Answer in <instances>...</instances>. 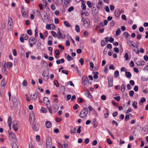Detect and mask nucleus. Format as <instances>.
<instances>
[{
	"label": "nucleus",
	"instance_id": "c03bdc74",
	"mask_svg": "<svg viewBox=\"0 0 148 148\" xmlns=\"http://www.w3.org/2000/svg\"><path fill=\"white\" fill-rule=\"evenodd\" d=\"M62 72L64 74H66V75H67L68 74L69 72L66 70H62Z\"/></svg>",
	"mask_w": 148,
	"mask_h": 148
},
{
	"label": "nucleus",
	"instance_id": "cd10ccee",
	"mask_svg": "<svg viewBox=\"0 0 148 148\" xmlns=\"http://www.w3.org/2000/svg\"><path fill=\"white\" fill-rule=\"evenodd\" d=\"M107 43L104 40H101V45L102 47L104 46Z\"/></svg>",
	"mask_w": 148,
	"mask_h": 148
},
{
	"label": "nucleus",
	"instance_id": "4be33fe9",
	"mask_svg": "<svg viewBox=\"0 0 148 148\" xmlns=\"http://www.w3.org/2000/svg\"><path fill=\"white\" fill-rule=\"evenodd\" d=\"M65 56L66 57H67V59L69 61H70V59H71L72 60L73 59V58H72L67 53H65Z\"/></svg>",
	"mask_w": 148,
	"mask_h": 148
},
{
	"label": "nucleus",
	"instance_id": "aec40b11",
	"mask_svg": "<svg viewBox=\"0 0 148 148\" xmlns=\"http://www.w3.org/2000/svg\"><path fill=\"white\" fill-rule=\"evenodd\" d=\"M75 30L77 33L79 32L80 31V27L78 25H75Z\"/></svg>",
	"mask_w": 148,
	"mask_h": 148
},
{
	"label": "nucleus",
	"instance_id": "de8ad7c7",
	"mask_svg": "<svg viewBox=\"0 0 148 148\" xmlns=\"http://www.w3.org/2000/svg\"><path fill=\"white\" fill-rule=\"evenodd\" d=\"M81 126H79L78 127V128L77 129V132L78 134H79L81 132Z\"/></svg>",
	"mask_w": 148,
	"mask_h": 148
},
{
	"label": "nucleus",
	"instance_id": "dca6fc26",
	"mask_svg": "<svg viewBox=\"0 0 148 148\" xmlns=\"http://www.w3.org/2000/svg\"><path fill=\"white\" fill-rule=\"evenodd\" d=\"M46 127L47 128H50L52 126L51 123L49 121H47L45 123Z\"/></svg>",
	"mask_w": 148,
	"mask_h": 148
},
{
	"label": "nucleus",
	"instance_id": "8fccbe9b",
	"mask_svg": "<svg viewBox=\"0 0 148 148\" xmlns=\"http://www.w3.org/2000/svg\"><path fill=\"white\" fill-rule=\"evenodd\" d=\"M74 9V7L73 6H71L69 8L68 10V11L69 12H71L73 11Z\"/></svg>",
	"mask_w": 148,
	"mask_h": 148
},
{
	"label": "nucleus",
	"instance_id": "f3484780",
	"mask_svg": "<svg viewBox=\"0 0 148 148\" xmlns=\"http://www.w3.org/2000/svg\"><path fill=\"white\" fill-rule=\"evenodd\" d=\"M120 10L117 9L115 11L114 14L116 17H119L120 16Z\"/></svg>",
	"mask_w": 148,
	"mask_h": 148
},
{
	"label": "nucleus",
	"instance_id": "69168bd1",
	"mask_svg": "<svg viewBox=\"0 0 148 148\" xmlns=\"http://www.w3.org/2000/svg\"><path fill=\"white\" fill-rule=\"evenodd\" d=\"M145 101H146V99L144 97L142 98V99L140 100V102L142 103H144L145 102Z\"/></svg>",
	"mask_w": 148,
	"mask_h": 148
},
{
	"label": "nucleus",
	"instance_id": "37998d69",
	"mask_svg": "<svg viewBox=\"0 0 148 148\" xmlns=\"http://www.w3.org/2000/svg\"><path fill=\"white\" fill-rule=\"evenodd\" d=\"M27 34L29 35H32V33L31 31V30L30 29H29L27 30Z\"/></svg>",
	"mask_w": 148,
	"mask_h": 148
},
{
	"label": "nucleus",
	"instance_id": "e2e57ef3",
	"mask_svg": "<svg viewBox=\"0 0 148 148\" xmlns=\"http://www.w3.org/2000/svg\"><path fill=\"white\" fill-rule=\"evenodd\" d=\"M125 75L127 78H130V72L126 71L125 72Z\"/></svg>",
	"mask_w": 148,
	"mask_h": 148
},
{
	"label": "nucleus",
	"instance_id": "58836bf2",
	"mask_svg": "<svg viewBox=\"0 0 148 148\" xmlns=\"http://www.w3.org/2000/svg\"><path fill=\"white\" fill-rule=\"evenodd\" d=\"M56 106H54L53 107V110L55 112H57L58 110L59 109L58 107H56L57 106V105H56Z\"/></svg>",
	"mask_w": 148,
	"mask_h": 148
},
{
	"label": "nucleus",
	"instance_id": "79ce46f5",
	"mask_svg": "<svg viewBox=\"0 0 148 148\" xmlns=\"http://www.w3.org/2000/svg\"><path fill=\"white\" fill-rule=\"evenodd\" d=\"M79 62H80L81 64L82 65L84 64V59L82 58H81L79 60Z\"/></svg>",
	"mask_w": 148,
	"mask_h": 148
},
{
	"label": "nucleus",
	"instance_id": "680f3d73",
	"mask_svg": "<svg viewBox=\"0 0 148 148\" xmlns=\"http://www.w3.org/2000/svg\"><path fill=\"white\" fill-rule=\"evenodd\" d=\"M51 8L53 10H55L56 9V7L54 4H52L51 5Z\"/></svg>",
	"mask_w": 148,
	"mask_h": 148
},
{
	"label": "nucleus",
	"instance_id": "412c9836",
	"mask_svg": "<svg viewBox=\"0 0 148 148\" xmlns=\"http://www.w3.org/2000/svg\"><path fill=\"white\" fill-rule=\"evenodd\" d=\"M85 2L84 1H82V5L81 7L82 8V9L83 10H85L86 8V6L85 4Z\"/></svg>",
	"mask_w": 148,
	"mask_h": 148
},
{
	"label": "nucleus",
	"instance_id": "603ef678",
	"mask_svg": "<svg viewBox=\"0 0 148 148\" xmlns=\"http://www.w3.org/2000/svg\"><path fill=\"white\" fill-rule=\"evenodd\" d=\"M71 98V95L69 94L67 95L66 96L67 99H66V101H68Z\"/></svg>",
	"mask_w": 148,
	"mask_h": 148
},
{
	"label": "nucleus",
	"instance_id": "e433bc0d",
	"mask_svg": "<svg viewBox=\"0 0 148 148\" xmlns=\"http://www.w3.org/2000/svg\"><path fill=\"white\" fill-rule=\"evenodd\" d=\"M87 4L88 5V7L89 8H91L92 6L91 4V2L89 1H87Z\"/></svg>",
	"mask_w": 148,
	"mask_h": 148
},
{
	"label": "nucleus",
	"instance_id": "7ed1b4c3",
	"mask_svg": "<svg viewBox=\"0 0 148 148\" xmlns=\"http://www.w3.org/2000/svg\"><path fill=\"white\" fill-rule=\"evenodd\" d=\"M108 86L109 87H111L113 85V77L111 76H109L107 77Z\"/></svg>",
	"mask_w": 148,
	"mask_h": 148
},
{
	"label": "nucleus",
	"instance_id": "b1692460",
	"mask_svg": "<svg viewBox=\"0 0 148 148\" xmlns=\"http://www.w3.org/2000/svg\"><path fill=\"white\" fill-rule=\"evenodd\" d=\"M125 85L124 84H123L121 86V91L122 92H124L125 89Z\"/></svg>",
	"mask_w": 148,
	"mask_h": 148
},
{
	"label": "nucleus",
	"instance_id": "338daca9",
	"mask_svg": "<svg viewBox=\"0 0 148 148\" xmlns=\"http://www.w3.org/2000/svg\"><path fill=\"white\" fill-rule=\"evenodd\" d=\"M109 68L110 69L114 70L115 69V67L114 65L113 64L111 65L109 67Z\"/></svg>",
	"mask_w": 148,
	"mask_h": 148
},
{
	"label": "nucleus",
	"instance_id": "13d9d810",
	"mask_svg": "<svg viewBox=\"0 0 148 148\" xmlns=\"http://www.w3.org/2000/svg\"><path fill=\"white\" fill-rule=\"evenodd\" d=\"M143 59L145 61H147L148 60V56L147 55H145L144 56Z\"/></svg>",
	"mask_w": 148,
	"mask_h": 148
},
{
	"label": "nucleus",
	"instance_id": "052dcab7",
	"mask_svg": "<svg viewBox=\"0 0 148 148\" xmlns=\"http://www.w3.org/2000/svg\"><path fill=\"white\" fill-rule=\"evenodd\" d=\"M23 86H26L27 85V81L25 80H24L23 81Z\"/></svg>",
	"mask_w": 148,
	"mask_h": 148
},
{
	"label": "nucleus",
	"instance_id": "4468645a",
	"mask_svg": "<svg viewBox=\"0 0 148 148\" xmlns=\"http://www.w3.org/2000/svg\"><path fill=\"white\" fill-rule=\"evenodd\" d=\"M145 63V62L144 61H139L137 62V65L139 66H143L144 65Z\"/></svg>",
	"mask_w": 148,
	"mask_h": 148
},
{
	"label": "nucleus",
	"instance_id": "c9c22d12",
	"mask_svg": "<svg viewBox=\"0 0 148 148\" xmlns=\"http://www.w3.org/2000/svg\"><path fill=\"white\" fill-rule=\"evenodd\" d=\"M12 148H18V146L16 143H13L11 144Z\"/></svg>",
	"mask_w": 148,
	"mask_h": 148
},
{
	"label": "nucleus",
	"instance_id": "5fc2aeb1",
	"mask_svg": "<svg viewBox=\"0 0 148 148\" xmlns=\"http://www.w3.org/2000/svg\"><path fill=\"white\" fill-rule=\"evenodd\" d=\"M39 35L40 36V37L43 39H45V37L43 36V34L41 33H40L39 34Z\"/></svg>",
	"mask_w": 148,
	"mask_h": 148
},
{
	"label": "nucleus",
	"instance_id": "774afa93",
	"mask_svg": "<svg viewBox=\"0 0 148 148\" xmlns=\"http://www.w3.org/2000/svg\"><path fill=\"white\" fill-rule=\"evenodd\" d=\"M78 106H79V105L77 104H75V105H74L73 106V109L74 110H76L77 108L78 107Z\"/></svg>",
	"mask_w": 148,
	"mask_h": 148
},
{
	"label": "nucleus",
	"instance_id": "9d476101",
	"mask_svg": "<svg viewBox=\"0 0 148 148\" xmlns=\"http://www.w3.org/2000/svg\"><path fill=\"white\" fill-rule=\"evenodd\" d=\"M12 100L14 107H16L17 106L18 102L16 97H12Z\"/></svg>",
	"mask_w": 148,
	"mask_h": 148
},
{
	"label": "nucleus",
	"instance_id": "423d86ee",
	"mask_svg": "<svg viewBox=\"0 0 148 148\" xmlns=\"http://www.w3.org/2000/svg\"><path fill=\"white\" fill-rule=\"evenodd\" d=\"M92 12L94 16L97 15L98 14V10L95 8L94 6L92 8Z\"/></svg>",
	"mask_w": 148,
	"mask_h": 148
},
{
	"label": "nucleus",
	"instance_id": "a211bd4d",
	"mask_svg": "<svg viewBox=\"0 0 148 148\" xmlns=\"http://www.w3.org/2000/svg\"><path fill=\"white\" fill-rule=\"evenodd\" d=\"M43 101L45 103H46L47 104L50 103L48 98L46 97H45L44 98Z\"/></svg>",
	"mask_w": 148,
	"mask_h": 148
},
{
	"label": "nucleus",
	"instance_id": "09e8293b",
	"mask_svg": "<svg viewBox=\"0 0 148 148\" xmlns=\"http://www.w3.org/2000/svg\"><path fill=\"white\" fill-rule=\"evenodd\" d=\"M51 33L54 37H56L57 36L56 33L54 31H51Z\"/></svg>",
	"mask_w": 148,
	"mask_h": 148
},
{
	"label": "nucleus",
	"instance_id": "f8f14e48",
	"mask_svg": "<svg viewBox=\"0 0 148 148\" xmlns=\"http://www.w3.org/2000/svg\"><path fill=\"white\" fill-rule=\"evenodd\" d=\"M30 97L34 101H36L37 97V94L36 92H35L33 94H31Z\"/></svg>",
	"mask_w": 148,
	"mask_h": 148
},
{
	"label": "nucleus",
	"instance_id": "4d7b16f0",
	"mask_svg": "<svg viewBox=\"0 0 148 148\" xmlns=\"http://www.w3.org/2000/svg\"><path fill=\"white\" fill-rule=\"evenodd\" d=\"M131 45L132 47H135V46H137L136 44L133 41L131 42Z\"/></svg>",
	"mask_w": 148,
	"mask_h": 148
},
{
	"label": "nucleus",
	"instance_id": "7c9ffc66",
	"mask_svg": "<svg viewBox=\"0 0 148 148\" xmlns=\"http://www.w3.org/2000/svg\"><path fill=\"white\" fill-rule=\"evenodd\" d=\"M35 41V42H33L34 45L36 43V42L37 41V40L35 38H34L33 39H31V38H30L29 40V42H30V41Z\"/></svg>",
	"mask_w": 148,
	"mask_h": 148
},
{
	"label": "nucleus",
	"instance_id": "a19ab883",
	"mask_svg": "<svg viewBox=\"0 0 148 148\" xmlns=\"http://www.w3.org/2000/svg\"><path fill=\"white\" fill-rule=\"evenodd\" d=\"M107 141L108 143L110 145H111L112 144V141L109 138H108L107 139Z\"/></svg>",
	"mask_w": 148,
	"mask_h": 148
},
{
	"label": "nucleus",
	"instance_id": "f704fd0d",
	"mask_svg": "<svg viewBox=\"0 0 148 148\" xmlns=\"http://www.w3.org/2000/svg\"><path fill=\"white\" fill-rule=\"evenodd\" d=\"M121 32V31L119 28L118 29L116 32V35L118 36L119 34Z\"/></svg>",
	"mask_w": 148,
	"mask_h": 148
},
{
	"label": "nucleus",
	"instance_id": "bf43d9fd",
	"mask_svg": "<svg viewBox=\"0 0 148 148\" xmlns=\"http://www.w3.org/2000/svg\"><path fill=\"white\" fill-rule=\"evenodd\" d=\"M114 41V39L112 37H110L108 41L111 43H112Z\"/></svg>",
	"mask_w": 148,
	"mask_h": 148
},
{
	"label": "nucleus",
	"instance_id": "a18cd8bd",
	"mask_svg": "<svg viewBox=\"0 0 148 148\" xmlns=\"http://www.w3.org/2000/svg\"><path fill=\"white\" fill-rule=\"evenodd\" d=\"M120 97L119 96H117L116 97H114V99L117 101H120Z\"/></svg>",
	"mask_w": 148,
	"mask_h": 148
},
{
	"label": "nucleus",
	"instance_id": "f03ea898",
	"mask_svg": "<svg viewBox=\"0 0 148 148\" xmlns=\"http://www.w3.org/2000/svg\"><path fill=\"white\" fill-rule=\"evenodd\" d=\"M8 133L9 139L10 140L14 139V142L16 141L17 139L16 137V135L13 132H10V131H8Z\"/></svg>",
	"mask_w": 148,
	"mask_h": 148
},
{
	"label": "nucleus",
	"instance_id": "bb28decb",
	"mask_svg": "<svg viewBox=\"0 0 148 148\" xmlns=\"http://www.w3.org/2000/svg\"><path fill=\"white\" fill-rule=\"evenodd\" d=\"M137 102L135 101L133 102L132 104V106L134 108H137Z\"/></svg>",
	"mask_w": 148,
	"mask_h": 148
},
{
	"label": "nucleus",
	"instance_id": "72a5a7b5",
	"mask_svg": "<svg viewBox=\"0 0 148 148\" xmlns=\"http://www.w3.org/2000/svg\"><path fill=\"white\" fill-rule=\"evenodd\" d=\"M57 3L59 5H61L63 3V0H56Z\"/></svg>",
	"mask_w": 148,
	"mask_h": 148
},
{
	"label": "nucleus",
	"instance_id": "6e6552de",
	"mask_svg": "<svg viewBox=\"0 0 148 148\" xmlns=\"http://www.w3.org/2000/svg\"><path fill=\"white\" fill-rule=\"evenodd\" d=\"M84 25L85 27L86 28H88L90 25V20L87 18V20H86L84 22Z\"/></svg>",
	"mask_w": 148,
	"mask_h": 148
},
{
	"label": "nucleus",
	"instance_id": "393cba45",
	"mask_svg": "<svg viewBox=\"0 0 148 148\" xmlns=\"http://www.w3.org/2000/svg\"><path fill=\"white\" fill-rule=\"evenodd\" d=\"M21 36L24 38L25 40H27L28 38V36L26 34H22Z\"/></svg>",
	"mask_w": 148,
	"mask_h": 148
},
{
	"label": "nucleus",
	"instance_id": "0eeeda50",
	"mask_svg": "<svg viewBox=\"0 0 148 148\" xmlns=\"http://www.w3.org/2000/svg\"><path fill=\"white\" fill-rule=\"evenodd\" d=\"M51 140L50 138L47 139L46 142L47 148H50L51 145Z\"/></svg>",
	"mask_w": 148,
	"mask_h": 148
},
{
	"label": "nucleus",
	"instance_id": "49530a36",
	"mask_svg": "<svg viewBox=\"0 0 148 148\" xmlns=\"http://www.w3.org/2000/svg\"><path fill=\"white\" fill-rule=\"evenodd\" d=\"M51 24H47L46 25V28L47 29H51Z\"/></svg>",
	"mask_w": 148,
	"mask_h": 148
},
{
	"label": "nucleus",
	"instance_id": "2eb2a0df",
	"mask_svg": "<svg viewBox=\"0 0 148 148\" xmlns=\"http://www.w3.org/2000/svg\"><path fill=\"white\" fill-rule=\"evenodd\" d=\"M133 50L137 54H138L139 53V50L138 46H135V47H132Z\"/></svg>",
	"mask_w": 148,
	"mask_h": 148
},
{
	"label": "nucleus",
	"instance_id": "864d4df0",
	"mask_svg": "<svg viewBox=\"0 0 148 148\" xmlns=\"http://www.w3.org/2000/svg\"><path fill=\"white\" fill-rule=\"evenodd\" d=\"M55 53L57 55H59L60 54V52L58 49H56L55 51Z\"/></svg>",
	"mask_w": 148,
	"mask_h": 148
},
{
	"label": "nucleus",
	"instance_id": "c756f323",
	"mask_svg": "<svg viewBox=\"0 0 148 148\" xmlns=\"http://www.w3.org/2000/svg\"><path fill=\"white\" fill-rule=\"evenodd\" d=\"M71 2V0H65L64 1V4L66 5H68L69 3Z\"/></svg>",
	"mask_w": 148,
	"mask_h": 148
},
{
	"label": "nucleus",
	"instance_id": "1a4fd4ad",
	"mask_svg": "<svg viewBox=\"0 0 148 148\" xmlns=\"http://www.w3.org/2000/svg\"><path fill=\"white\" fill-rule=\"evenodd\" d=\"M13 128L15 131H17L18 130V125L17 124V122L16 121H14L13 123Z\"/></svg>",
	"mask_w": 148,
	"mask_h": 148
},
{
	"label": "nucleus",
	"instance_id": "0e129e2a",
	"mask_svg": "<svg viewBox=\"0 0 148 148\" xmlns=\"http://www.w3.org/2000/svg\"><path fill=\"white\" fill-rule=\"evenodd\" d=\"M101 99L103 100H105L106 99V96L105 95H102L101 97Z\"/></svg>",
	"mask_w": 148,
	"mask_h": 148
},
{
	"label": "nucleus",
	"instance_id": "9b49d317",
	"mask_svg": "<svg viewBox=\"0 0 148 148\" xmlns=\"http://www.w3.org/2000/svg\"><path fill=\"white\" fill-rule=\"evenodd\" d=\"M32 128L35 131H38L39 128V125L38 124H34L32 126Z\"/></svg>",
	"mask_w": 148,
	"mask_h": 148
},
{
	"label": "nucleus",
	"instance_id": "20e7f679",
	"mask_svg": "<svg viewBox=\"0 0 148 148\" xmlns=\"http://www.w3.org/2000/svg\"><path fill=\"white\" fill-rule=\"evenodd\" d=\"M42 16H41L43 21L44 22L46 23L48 20V16H47V13L44 12L42 14Z\"/></svg>",
	"mask_w": 148,
	"mask_h": 148
},
{
	"label": "nucleus",
	"instance_id": "c85d7f7f",
	"mask_svg": "<svg viewBox=\"0 0 148 148\" xmlns=\"http://www.w3.org/2000/svg\"><path fill=\"white\" fill-rule=\"evenodd\" d=\"M64 24L65 26L67 27H69L71 26V25L66 21H64Z\"/></svg>",
	"mask_w": 148,
	"mask_h": 148
},
{
	"label": "nucleus",
	"instance_id": "473e14b6",
	"mask_svg": "<svg viewBox=\"0 0 148 148\" xmlns=\"http://www.w3.org/2000/svg\"><path fill=\"white\" fill-rule=\"evenodd\" d=\"M87 96L90 99H91L92 97L91 94L90 93L89 91L88 90V93L87 94Z\"/></svg>",
	"mask_w": 148,
	"mask_h": 148
},
{
	"label": "nucleus",
	"instance_id": "6ab92c4d",
	"mask_svg": "<svg viewBox=\"0 0 148 148\" xmlns=\"http://www.w3.org/2000/svg\"><path fill=\"white\" fill-rule=\"evenodd\" d=\"M64 62V60L63 58L61 59L60 60H58L56 61V63L59 64L60 63H63Z\"/></svg>",
	"mask_w": 148,
	"mask_h": 148
},
{
	"label": "nucleus",
	"instance_id": "6e6d98bb",
	"mask_svg": "<svg viewBox=\"0 0 148 148\" xmlns=\"http://www.w3.org/2000/svg\"><path fill=\"white\" fill-rule=\"evenodd\" d=\"M12 118L11 116H10L9 117L8 120V123H11Z\"/></svg>",
	"mask_w": 148,
	"mask_h": 148
},
{
	"label": "nucleus",
	"instance_id": "2f4dec72",
	"mask_svg": "<svg viewBox=\"0 0 148 148\" xmlns=\"http://www.w3.org/2000/svg\"><path fill=\"white\" fill-rule=\"evenodd\" d=\"M119 75V72L118 70H116L114 73V77L115 78H117Z\"/></svg>",
	"mask_w": 148,
	"mask_h": 148
},
{
	"label": "nucleus",
	"instance_id": "39448f33",
	"mask_svg": "<svg viewBox=\"0 0 148 148\" xmlns=\"http://www.w3.org/2000/svg\"><path fill=\"white\" fill-rule=\"evenodd\" d=\"M88 82V80L86 76H84L82 77V84L84 86H85L87 84V83Z\"/></svg>",
	"mask_w": 148,
	"mask_h": 148
},
{
	"label": "nucleus",
	"instance_id": "4c0bfd02",
	"mask_svg": "<svg viewBox=\"0 0 148 148\" xmlns=\"http://www.w3.org/2000/svg\"><path fill=\"white\" fill-rule=\"evenodd\" d=\"M54 84L56 86V87H58L59 86L58 81L57 80H55L54 82Z\"/></svg>",
	"mask_w": 148,
	"mask_h": 148
},
{
	"label": "nucleus",
	"instance_id": "ddd939ff",
	"mask_svg": "<svg viewBox=\"0 0 148 148\" xmlns=\"http://www.w3.org/2000/svg\"><path fill=\"white\" fill-rule=\"evenodd\" d=\"M58 34L59 36H57V38L59 39H64L65 37V35L64 34V36H61L62 35H63L61 33L60 31H58Z\"/></svg>",
	"mask_w": 148,
	"mask_h": 148
},
{
	"label": "nucleus",
	"instance_id": "5701e85b",
	"mask_svg": "<svg viewBox=\"0 0 148 148\" xmlns=\"http://www.w3.org/2000/svg\"><path fill=\"white\" fill-rule=\"evenodd\" d=\"M92 73L94 74L93 75V77L94 78L96 79L98 77V74L99 73L98 72H93Z\"/></svg>",
	"mask_w": 148,
	"mask_h": 148
},
{
	"label": "nucleus",
	"instance_id": "f257e3e1",
	"mask_svg": "<svg viewBox=\"0 0 148 148\" xmlns=\"http://www.w3.org/2000/svg\"><path fill=\"white\" fill-rule=\"evenodd\" d=\"M88 114V108L85 107L81 111L79 114V116L82 118H85Z\"/></svg>",
	"mask_w": 148,
	"mask_h": 148
},
{
	"label": "nucleus",
	"instance_id": "a878e982",
	"mask_svg": "<svg viewBox=\"0 0 148 148\" xmlns=\"http://www.w3.org/2000/svg\"><path fill=\"white\" fill-rule=\"evenodd\" d=\"M123 35L125 37V38L127 40V37L129 36V34L127 32H125L123 33Z\"/></svg>",
	"mask_w": 148,
	"mask_h": 148
},
{
	"label": "nucleus",
	"instance_id": "ea45409f",
	"mask_svg": "<svg viewBox=\"0 0 148 148\" xmlns=\"http://www.w3.org/2000/svg\"><path fill=\"white\" fill-rule=\"evenodd\" d=\"M6 65L8 67H12V64L11 62H8L7 63Z\"/></svg>",
	"mask_w": 148,
	"mask_h": 148
},
{
	"label": "nucleus",
	"instance_id": "3c124183",
	"mask_svg": "<svg viewBox=\"0 0 148 148\" xmlns=\"http://www.w3.org/2000/svg\"><path fill=\"white\" fill-rule=\"evenodd\" d=\"M114 51L116 53H118L119 52V49L117 47H114Z\"/></svg>",
	"mask_w": 148,
	"mask_h": 148
}]
</instances>
